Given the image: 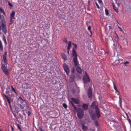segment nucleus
<instances>
[{
	"mask_svg": "<svg viewBox=\"0 0 131 131\" xmlns=\"http://www.w3.org/2000/svg\"><path fill=\"white\" fill-rule=\"evenodd\" d=\"M72 52V56L73 57V60L74 66L75 67L80 66V64L78 60L77 53L74 48H73Z\"/></svg>",
	"mask_w": 131,
	"mask_h": 131,
	"instance_id": "f257e3e1",
	"label": "nucleus"
},
{
	"mask_svg": "<svg viewBox=\"0 0 131 131\" xmlns=\"http://www.w3.org/2000/svg\"><path fill=\"white\" fill-rule=\"evenodd\" d=\"M84 111L82 109H79L77 111L78 117L80 119L82 118L84 116Z\"/></svg>",
	"mask_w": 131,
	"mask_h": 131,
	"instance_id": "f03ea898",
	"label": "nucleus"
},
{
	"mask_svg": "<svg viewBox=\"0 0 131 131\" xmlns=\"http://www.w3.org/2000/svg\"><path fill=\"white\" fill-rule=\"evenodd\" d=\"M83 81L85 85L86 86L87 83L89 84L90 83V80L87 74L84 75L83 77Z\"/></svg>",
	"mask_w": 131,
	"mask_h": 131,
	"instance_id": "7ed1b4c3",
	"label": "nucleus"
},
{
	"mask_svg": "<svg viewBox=\"0 0 131 131\" xmlns=\"http://www.w3.org/2000/svg\"><path fill=\"white\" fill-rule=\"evenodd\" d=\"M1 68L3 72L6 75H8L9 74L8 70L5 67V65L1 64Z\"/></svg>",
	"mask_w": 131,
	"mask_h": 131,
	"instance_id": "20e7f679",
	"label": "nucleus"
},
{
	"mask_svg": "<svg viewBox=\"0 0 131 131\" xmlns=\"http://www.w3.org/2000/svg\"><path fill=\"white\" fill-rule=\"evenodd\" d=\"M63 66L64 71L67 75H68L69 74L70 71L68 66L65 63L63 64Z\"/></svg>",
	"mask_w": 131,
	"mask_h": 131,
	"instance_id": "39448f33",
	"label": "nucleus"
},
{
	"mask_svg": "<svg viewBox=\"0 0 131 131\" xmlns=\"http://www.w3.org/2000/svg\"><path fill=\"white\" fill-rule=\"evenodd\" d=\"M88 95L89 98L91 99L92 97V89L90 87H89L88 90Z\"/></svg>",
	"mask_w": 131,
	"mask_h": 131,
	"instance_id": "423d86ee",
	"label": "nucleus"
},
{
	"mask_svg": "<svg viewBox=\"0 0 131 131\" xmlns=\"http://www.w3.org/2000/svg\"><path fill=\"white\" fill-rule=\"evenodd\" d=\"M89 112L92 119L93 120H95L96 118L95 114L92 111H91V112L89 111Z\"/></svg>",
	"mask_w": 131,
	"mask_h": 131,
	"instance_id": "0eeeda50",
	"label": "nucleus"
},
{
	"mask_svg": "<svg viewBox=\"0 0 131 131\" xmlns=\"http://www.w3.org/2000/svg\"><path fill=\"white\" fill-rule=\"evenodd\" d=\"M71 100L75 104H78L79 103V99L77 98H71Z\"/></svg>",
	"mask_w": 131,
	"mask_h": 131,
	"instance_id": "6e6552de",
	"label": "nucleus"
},
{
	"mask_svg": "<svg viewBox=\"0 0 131 131\" xmlns=\"http://www.w3.org/2000/svg\"><path fill=\"white\" fill-rule=\"evenodd\" d=\"M97 107V103L95 101L93 102L91 106V107L93 108H95Z\"/></svg>",
	"mask_w": 131,
	"mask_h": 131,
	"instance_id": "1a4fd4ad",
	"label": "nucleus"
},
{
	"mask_svg": "<svg viewBox=\"0 0 131 131\" xmlns=\"http://www.w3.org/2000/svg\"><path fill=\"white\" fill-rule=\"evenodd\" d=\"M18 100L22 104H27V101H25L24 100L22 99L21 97L20 96L18 98Z\"/></svg>",
	"mask_w": 131,
	"mask_h": 131,
	"instance_id": "9d476101",
	"label": "nucleus"
},
{
	"mask_svg": "<svg viewBox=\"0 0 131 131\" xmlns=\"http://www.w3.org/2000/svg\"><path fill=\"white\" fill-rule=\"evenodd\" d=\"M27 104H24L21 105H20V108L22 109H24V108H29V107L27 105Z\"/></svg>",
	"mask_w": 131,
	"mask_h": 131,
	"instance_id": "9b49d317",
	"label": "nucleus"
},
{
	"mask_svg": "<svg viewBox=\"0 0 131 131\" xmlns=\"http://www.w3.org/2000/svg\"><path fill=\"white\" fill-rule=\"evenodd\" d=\"M95 109L96 113L97 115V117H99L100 116V113L99 109L98 108V107H97L96 108H95Z\"/></svg>",
	"mask_w": 131,
	"mask_h": 131,
	"instance_id": "f8f14e48",
	"label": "nucleus"
},
{
	"mask_svg": "<svg viewBox=\"0 0 131 131\" xmlns=\"http://www.w3.org/2000/svg\"><path fill=\"white\" fill-rule=\"evenodd\" d=\"M76 70L79 73H81L82 72V70L80 66L76 67Z\"/></svg>",
	"mask_w": 131,
	"mask_h": 131,
	"instance_id": "ddd939ff",
	"label": "nucleus"
},
{
	"mask_svg": "<svg viewBox=\"0 0 131 131\" xmlns=\"http://www.w3.org/2000/svg\"><path fill=\"white\" fill-rule=\"evenodd\" d=\"M61 56L62 58L64 61L66 60H67V56L65 54L63 53H61Z\"/></svg>",
	"mask_w": 131,
	"mask_h": 131,
	"instance_id": "4468645a",
	"label": "nucleus"
},
{
	"mask_svg": "<svg viewBox=\"0 0 131 131\" xmlns=\"http://www.w3.org/2000/svg\"><path fill=\"white\" fill-rule=\"evenodd\" d=\"M88 105L86 104H83L82 105V107L85 110H87L88 108Z\"/></svg>",
	"mask_w": 131,
	"mask_h": 131,
	"instance_id": "2eb2a0df",
	"label": "nucleus"
},
{
	"mask_svg": "<svg viewBox=\"0 0 131 131\" xmlns=\"http://www.w3.org/2000/svg\"><path fill=\"white\" fill-rule=\"evenodd\" d=\"M75 77V76L74 75L71 76L69 78L70 82H73L74 81Z\"/></svg>",
	"mask_w": 131,
	"mask_h": 131,
	"instance_id": "dca6fc26",
	"label": "nucleus"
},
{
	"mask_svg": "<svg viewBox=\"0 0 131 131\" xmlns=\"http://www.w3.org/2000/svg\"><path fill=\"white\" fill-rule=\"evenodd\" d=\"M3 58L4 62L5 64L7 65V60L6 56L5 55L3 56Z\"/></svg>",
	"mask_w": 131,
	"mask_h": 131,
	"instance_id": "f3484780",
	"label": "nucleus"
},
{
	"mask_svg": "<svg viewBox=\"0 0 131 131\" xmlns=\"http://www.w3.org/2000/svg\"><path fill=\"white\" fill-rule=\"evenodd\" d=\"M15 15V13L14 11H13L10 15V18L14 19V16Z\"/></svg>",
	"mask_w": 131,
	"mask_h": 131,
	"instance_id": "a211bd4d",
	"label": "nucleus"
},
{
	"mask_svg": "<svg viewBox=\"0 0 131 131\" xmlns=\"http://www.w3.org/2000/svg\"><path fill=\"white\" fill-rule=\"evenodd\" d=\"M71 47V41H69L68 42V44L67 47V50H70Z\"/></svg>",
	"mask_w": 131,
	"mask_h": 131,
	"instance_id": "6ab92c4d",
	"label": "nucleus"
},
{
	"mask_svg": "<svg viewBox=\"0 0 131 131\" xmlns=\"http://www.w3.org/2000/svg\"><path fill=\"white\" fill-rule=\"evenodd\" d=\"M82 129L84 131H85L88 129V127L85 126L84 125L82 126Z\"/></svg>",
	"mask_w": 131,
	"mask_h": 131,
	"instance_id": "aec40b11",
	"label": "nucleus"
},
{
	"mask_svg": "<svg viewBox=\"0 0 131 131\" xmlns=\"http://www.w3.org/2000/svg\"><path fill=\"white\" fill-rule=\"evenodd\" d=\"M15 20V19L10 18V20H9V25H11L13 23V22Z\"/></svg>",
	"mask_w": 131,
	"mask_h": 131,
	"instance_id": "412c9836",
	"label": "nucleus"
},
{
	"mask_svg": "<svg viewBox=\"0 0 131 131\" xmlns=\"http://www.w3.org/2000/svg\"><path fill=\"white\" fill-rule=\"evenodd\" d=\"M72 106L73 107V109L75 110H77V108L73 104V103L71 102H70Z\"/></svg>",
	"mask_w": 131,
	"mask_h": 131,
	"instance_id": "4be33fe9",
	"label": "nucleus"
},
{
	"mask_svg": "<svg viewBox=\"0 0 131 131\" xmlns=\"http://www.w3.org/2000/svg\"><path fill=\"white\" fill-rule=\"evenodd\" d=\"M0 49L1 51H3V46L2 45V42L0 40Z\"/></svg>",
	"mask_w": 131,
	"mask_h": 131,
	"instance_id": "5701e85b",
	"label": "nucleus"
},
{
	"mask_svg": "<svg viewBox=\"0 0 131 131\" xmlns=\"http://www.w3.org/2000/svg\"><path fill=\"white\" fill-rule=\"evenodd\" d=\"M2 39L4 41L5 45H7V43L6 39V38L4 36V37L2 38Z\"/></svg>",
	"mask_w": 131,
	"mask_h": 131,
	"instance_id": "b1692460",
	"label": "nucleus"
},
{
	"mask_svg": "<svg viewBox=\"0 0 131 131\" xmlns=\"http://www.w3.org/2000/svg\"><path fill=\"white\" fill-rule=\"evenodd\" d=\"M11 88H12V91L14 92L16 95L17 94V93L16 91L15 90V88H14L12 86H11Z\"/></svg>",
	"mask_w": 131,
	"mask_h": 131,
	"instance_id": "393cba45",
	"label": "nucleus"
},
{
	"mask_svg": "<svg viewBox=\"0 0 131 131\" xmlns=\"http://www.w3.org/2000/svg\"><path fill=\"white\" fill-rule=\"evenodd\" d=\"M119 103L120 106L121 107H122V101L121 100V97L120 95L119 96Z\"/></svg>",
	"mask_w": 131,
	"mask_h": 131,
	"instance_id": "a878e982",
	"label": "nucleus"
},
{
	"mask_svg": "<svg viewBox=\"0 0 131 131\" xmlns=\"http://www.w3.org/2000/svg\"><path fill=\"white\" fill-rule=\"evenodd\" d=\"M113 9H114V10L115 11V12H116L117 13L118 12V9L117 8V7L114 6H113Z\"/></svg>",
	"mask_w": 131,
	"mask_h": 131,
	"instance_id": "bb28decb",
	"label": "nucleus"
},
{
	"mask_svg": "<svg viewBox=\"0 0 131 131\" xmlns=\"http://www.w3.org/2000/svg\"><path fill=\"white\" fill-rule=\"evenodd\" d=\"M105 13L106 15H108L109 14L108 10L106 8H105Z\"/></svg>",
	"mask_w": 131,
	"mask_h": 131,
	"instance_id": "cd10ccee",
	"label": "nucleus"
},
{
	"mask_svg": "<svg viewBox=\"0 0 131 131\" xmlns=\"http://www.w3.org/2000/svg\"><path fill=\"white\" fill-rule=\"evenodd\" d=\"M4 96L6 98L7 101L9 100H10V98L9 96L8 97L6 95H5Z\"/></svg>",
	"mask_w": 131,
	"mask_h": 131,
	"instance_id": "c85d7f7f",
	"label": "nucleus"
},
{
	"mask_svg": "<svg viewBox=\"0 0 131 131\" xmlns=\"http://www.w3.org/2000/svg\"><path fill=\"white\" fill-rule=\"evenodd\" d=\"M114 62L116 64H119L120 63V61L119 60H115Z\"/></svg>",
	"mask_w": 131,
	"mask_h": 131,
	"instance_id": "c756f323",
	"label": "nucleus"
},
{
	"mask_svg": "<svg viewBox=\"0 0 131 131\" xmlns=\"http://www.w3.org/2000/svg\"><path fill=\"white\" fill-rule=\"evenodd\" d=\"M63 107L65 108L66 109L67 107V105L66 103H63L62 104Z\"/></svg>",
	"mask_w": 131,
	"mask_h": 131,
	"instance_id": "7c9ffc66",
	"label": "nucleus"
},
{
	"mask_svg": "<svg viewBox=\"0 0 131 131\" xmlns=\"http://www.w3.org/2000/svg\"><path fill=\"white\" fill-rule=\"evenodd\" d=\"M91 27L90 26H89L88 27V30H89L90 31V32L91 33H92V32L91 31Z\"/></svg>",
	"mask_w": 131,
	"mask_h": 131,
	"instance_id": "2f4dec72",
	"label": "nucleus"
},
{
	"mask_svg": "<svg viewBox=\"0 0 131 131\" xmlns=\"http://www.w3.org/2000/svg\"><path fill=\"white\" fill-rule=\"evenodd\" d=\"M26 113L28 114V116H30L31 115V112L30 111H28L27 112H26Z\"/></svg>",
	"mask_w": 131,
	"mask_h": 131,
	"instance_id": "473e14b6",
	"label": "nucleus"
},
{
	"mask_svg": "<svg viewBox=\"0 0 131 131\" xmlns=\"http://www.w3.org/2000/svg\"><path fill=\"white\" fill-rule=\"evenodd\" d=\"M113 84L114 88V90H115L117 88H116V85H115V84L114 82L113 81Z\"/></svg>",
	"mask_w": 131,
	"mask_h": 131,
	"instance_id": "72a5a7b5",
	"label": "nucleus"
},
{
	"mask_svg": "<svg viewBox=\"0 0 131 131\" xmlns=\"http://www.w3.org/2000/svg\"><path fill=\"white\" fill-rule=\"evenodd\" d=\"M129 62H128V61H126V62H124V64L125 65V66H127V65L126 64H129Z\"/></svg>",
	"mask_w": 131,
	"mask_h": 131,
	"instance_id": "f704fd0d",
	"label": "nucleus"
},
{
	"mask_svg": "<svg viewBox=\"0 0 131 131\" xmlns=\"http://www.w3.org/2000/svg\"><path fill=\"white\" fill-rule=\"evenodd\" d=\"M17 126L18 128L20 130V131H22V130L21 129L20 127L19 126L18 124L17 125Z\"/></svg>",
	"mask_w": 131,
	"mask_h": 131,
	"instance_id": "c9c22d12",
	"label": "nucleus"
},
{
	"mask_svg": "<svg viewBox=\"0 0 131 131\" xmlns=\"http://www.w3.org/2000/svg\"><path fill=\"white\" fill-rule=\"evenodd\" d=\"M8 4L9 6H11V7H13L12 4L10 3L9 1L8 2Z\"/></svg>",
	"mask_w": 131,
	"mask_h": 131,
	"instance_id": "e433bc0d",
	"label": "nucleus"
},
{
	"mask_svg": "<svg viewBox=\"0 0 131 131\" xmlns=\"http://www.w3.org/2000/svg\"><path fill=\"white\" fill-rule=\"evenodd\" d=\"M95 125L97 126L98 125V123L97 121H95Z\"/></svg>",
	"mask_w": 131,
	"mask_h": 131,
	"instance_id": "4c0bfd02",
	"label": "nucleus"
},
{
	"mask_svg": "<svg viewBox=\"0 0 131 131\" xmlns=\"http://www.w3.org/2000/svg\"><path fill=\"white\" fill-rule=\"evenodd\" d=\"M127 120L128 121L129 123V124L130 125V126H131V121H130V119H128Z\"/></svg>",
	"mask_w": 131,
	"mask_h": 131,
	"instance_id": "58836bf2",
	"label": "nucleus"
},
{
	"mask_svg": "<svg viewBox=\"0 0 131 131\" xmlns=\"http://www.w3.org/2000/svg\"><path fill=\"white\" fill-rule=\"evenodd\" d=\"M95 4H96V5L97 6V8H98L99 9H100V7L99 6V5H98V4H97V3L96 2L95 3Z\"/></svg>",
	"mask_w": 131,
	"mask_h": 131,
	"instance_id": "ea45409f",
	"label": "nucleus"
},
{
	"mask_svg": "<svg viewBox=\"0 0 131 131\" xmlns=\"http://www.w3.org/2000/svg\"><path fill=\"white\" fill-rule=\"evenodd\" d=\"M72 45L74 46V47L75 48H76L77 47V46L76 44L72 43Z\"/></svg>",
	"mask_w": 131,
	"mask_h": 131,
	"instance_id": "a19ab883",
	"label": "nucleus"
},
{
	"mask_svg": "<svg viewBox=\"0 0 131 131\" xmlns=\"http://www.w3.org/2000/svg\"><path fill=\"white\" fill-rule=\"evenodd\" d=\"M19 117L21 118H23V116L21 115V114H20L19 115Z\"/></svg>",
	"mask_w": 131,
	"mask_h": 131,
	"instance_id": "79ce46f5",
	"label": "nucleus"
},
{
	"mask_svg": "<svg viewBox=\"0 0 131 131\" xmlns=\"http://www.w3.org/2000/svg\"><path fill=\"white\" fill-rule=\"evenodd\" d=\"M63 41L66 43H67V39H64L63 40Z\"/></svg>",
	"mask_w": 131,
	"mask_h": 131,
	"instance_id": "37998d69",
	"label": "nucleus"
},
{
	"mask_svg": "<svg viewBox=\"0 0 131 131\" xmlns=\"http://www.w3.org/2000/svg\"><path fill=\"white\" fill-rule=\"evenodd\" d=\"M100 3H102V0H97Z\"/></svg>",
	"mask_w": 131,
	"mask_h": 131,
	"instance_id": "c03bdc74",
	"label": "nucleus"
},
{
	"mask_svg": "<svg viewBox=\"0 0 131 131\" xmlns=\"http://www.w3.org/2000/svg\"><path fill=\"white\" fill-rule=\"evenodd\" d=\"M75 70L74 69H71V72L72 73H73L74 71Z\"/></svg>",
	"mask_w": 131,
	"mask_h": 131,
	"instance_id": "a18cd8bd",
	"label": "nucleus"
},
{
	"mask_svg": "<svg viewBox=\"0 0 131 131\" xmlns=\"http://www.w3.org/2000/svg\"><path fill=\"white\" fill-rule=\"evenodd\" d=\"M119 29H120V30L121 31H122V32H123V30H122V29L121 28H121H119Z\"/></svg>",
	"mask_w": 131,
	"mask_h": 131,
	"instance_id": "49530a36",
	"label": "nucleus"
},
{
	"mask_svg": "<svg viewBox=\"0 0 131 131\" xmlns=\"http://www.w3.org/2000/svg\"><path fill=\"white\" fill-rule=\"evenodd\" d=\"M7 52L6 51L5 52V53H4V54H3V55H5V56H6V55H7Z\"/></svg>",
	"mask_w": 131,
	"mask_h": 131,
	"instance_id": "de8ad7c7",
	"label": "nucleus"
},
{
	"mask_svg": "<svg viewBox=\"0 0 131 131\" xmlns=\"http://www.w3.org/2000/svg\"><path fill=\"white\" fill-rule=\"evenodd\" d=\"M115 90H116V91H117L118 92V93H119V91H118L117 90V89H115Z\"/></svg>",
	"mask_w": 131,
	"mask_h": 131,
	"instance_id": "09e8293b",
	"label": "nucleus"
},
{
	"mask_svg": "<svg viewBox=\"0 0 131 131\" xmlns=\"http://www.w3.org/2000/svg\"><path fill=\"white\" fill-rule=\"evenodd\" d=\"M8 103H9V105L10 104V100L8 101Z\"/></svg>",
	"mask_w": 131,
	"mask_h": 131,
	"instance_id": "8fccbe9b",
	"label": "nucleus"
},
{
	"mask_svg": "<svg viewBox=\"0 0 131 131\" xmlns=\"http://www.w3.org/2000/svg\"><path fill=\"white\" fill-rule=\"evenodd\" d=\"M11 128L12 131H13V128L12 126H11Z\"/></svg>",
	"mask_w": 131,
	"mask_h": 131,
	"instance_id": "3c124183",
	"label": "nucleus"
},
{
	"mask_svg": "<svg viewBox=\"0 0 131 131\" xmlns=\"http://www.w3.org/2000/svg\"><path fill=\"white\" fill-rule=\"evenodd\" d=\"M14 114V116L15 118H17L16 115H15V114Z\"/></svg>",
	"mask_w": 131,
	"mask_h": 131,
	"instance_id": "603ef678",
	"label": "nucleus"
},
{
	"mask_svg": "<svg viewBox=\"0 0 131 131\" xmlns=\"http://www.w3.org/2000/svg\"><path fill=\"white\" fill-rule=\"evenodd\" d=\"M67 50L68 53V54H69V50Z\"/></svg>",
	"mask_w": 131,
	"mask_h": 131,
	"instance_id": "864d4df0",
	"label": "nucleus"
},
{
	"mask_svg": "<svg viewBox=\"0 0 131 131\" xmlns=\"http://www.w3.org/2000/svg\"><path fill=\"white\" fill-rule=\"evenodd\" d=\"M118 60H119V61L120 60H121V61H123V59H119Z\"/></svg>",
	"mask_w": 131,
	"mask_h": 131,
	"instance_id": "5fc2aeb1",
	"label": "nucleus"
},
{
	"mask_svg": "<svg viewBox=\"0 0 131 131\" xmlns=\"http://www.w3.org/2000/svg\"><path fill=\"white\" fill-rule=\"evenodd\" d=\"M23 115H24V116H26V114H25V113H24H24H23Z\"/></svg>",
	"mask_w": 131,
	"mask_h": 131,
	"instance_id": "6e6d98bb",
	"label": "nucleus"
},
{
	"mask_svg": "<svg viewBox=\"0 0 131 131\" xmlns=\"http://www.w3.org/2000/svg\"><path fill=\"white\" fill-rule=\"evenodd\" d=\"M91 131H95L94 129H92Z\"/></svg>",
	"mask_w": 131,
	"mask_h": 131,
	"instance_id": "4d7b16f0",
	"label": "nucleus"
},
{
	"mask_svg": "<svg viewBox=\"0 0 131 131\" xmlns=\"http://www.w3.org/2000/svg\"><path fill=\"white\" fill-rule=\"evenodd\" d=\"M1 26H0V31H1Z\"/></svg>",
	"mask_w": 131,
	"mask_h": 131,
	"instance_id": "13d9d810",
	"label": "nucleus"
},
{
	"mask_svg": "<svg viewBox=\"0 0 131 131\" xmlns=\"http://www.w3.org/2000/svg\"><path fill=\"white\" fill-rule=\"evenodd\" d=\"M127 119H129V117H128V116H127Z\"/></svg>",
	"mask_w": 131,
	"mask_h": 131,
	"instance_id": "bf43d9fd",
	"label": "nucleus"
},
{
	"mask_svg": "<svg viewBox=\"0 0 131 131\" xmlns=\"http://www.w3.org/2000/svg\"><path fill=\"white\" fill-rule=\"evenodd\" d=\"M118 27L119 28H121L119 26H118Z\"/></svg>",
	"mask_w": 131,
	"mask_h": 131,
	"instance_id": "052dcab7",
	"label": "nucleus"
},
{
	"mask_svg": "<svg viewBox=\"0 0 131 131\" xmlns=\"http://www.w3.org/2000/svg\"><path fill=\"white\" fill-rule=\"evenodd\" d=\"M126 114L127 116H128V114L127 113H126Z\"/></svg>",
	"mask_w": 131,
	"mask_h": 131,
	"instance_id": "680f3d73",
	"label": "nucleus"
},
{
	"mask_svg": "<svg viewBox=\"0 0 131 131\" xmlns=\"http://www.w3.org/2000/svg\"><path fill=\"white\" fill-rule=\"evenodd\" d=\"M126 114L127 116H128V114L127 113H126Z\"/></svg>",
	"mask_w": 131,
	"mask_h": 131,
	"instance_id": "e2e57ef3",
	"label": "nucleus"
},
{
	"mask_svg": "<svg viewBox=\"0 0 131 131\" xmlns=\"http://www.w3.org/2000/svg\"><path fill=\"white\" fill-rule=\"evenodd\" d=\"M9 105V106H10V107H11V105L10 104V105Z\"/></svg>",
	"mask_w": 131,
	"mask_h": 131,
	"instance_id": "0e129e2a",
	"label": "nucleus"
},
{
	"mask_svg": "<svg viewBox=\"0 0 131 131\" xmlns=\"http://www.w3.org/2000/svg\"><path fill=\"white\" fill-rule=\"evenodd\" d=\"M117 95H120V93L119 94V93H118Z\"/></svg>",
	"mask_w": 131,
	"mask_h": 131,
	"instance_id": "69168bd1",
	"label": "nucleus"
},
{
	"mask_svg": "<svg viewBox=\"0 0 131 131\" xmlns=\"http://www.w3.org/2000/svg\"><path fill=\"white\" fill-rule=\"evenodd\" d=\"M117 23H118V24H119V23H118L117 21Z\"/></svg>",
	"mask_w": 131,
	"mask_h": 131,
	"instance_id": "338daca9",
	"label": "nucleus"
},
{
	"mask_svg": "<svg viewBox=\"0 0 131 131\" xmlns=\"http://www.w3.org/2000/svg\"><path fill=\"white\" fill-rule=\"evenodd\" d=\"M24 110H22V111H23V112H24Z\"/></svg>",
	"mask_w": 131,
	"mask_h": 131,
	"instance_id": "774afa93",
	"label": "nucleus"
}]
</instances>
